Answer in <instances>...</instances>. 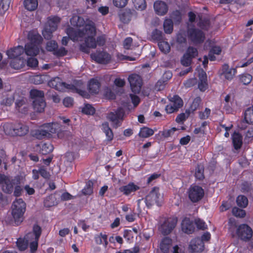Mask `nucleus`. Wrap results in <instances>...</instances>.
<instances>
[{"instance_id":"obj_1","label":"nucleus","mask_w":253,"mask_h":253,"mask_svg":"<svg viewBox=\"0 0 253 253\" xmlns=\"http://www.w3.org/2000/svg\"><path fill=\"white\" fill-rule=\"evenodd\" d=\"M48 85L56 90L65 92L70 90L74 93H77L83 97L89 98L90 95L84 90V86L82 81H77L74 84H68L62 81L61 78L55 77L51 79L48 83Z\"/></svg>"},{"instance_id":"obj_2","label":"nucleus","mask_w":253,"mask_h":253,"mask_svg":"<svg viewBox=\"0 0 253 253\" xmlns=\"http://www.w3.org/2000/svg\"><path fill=\"white\" fill-rule=\"evenodd\" d=\"M59 128L57 123H50L42 125L39 129H36L33 132L34 137L38 139L45 138H50L52 137L53 134L57 133L58 137H60V132L58 131Z\"/></svg>"},{"instance_id":"obj_3","label":"nucleus","mask_w":253,"mask_h":253,"mask_svg":"<svg viewBox=\"0 0 253 253\" xmlns=\"http://www.w3.org/2000/svg\"><path fill=\"white\" fill-rule=\"evenodd\" d=\"M3 127L5 133L12 136H23L29 131V126L21 122L6 123Z\"/></svg>"},{"instance_id":"obj_4","label":"nucleus","mask_w":253,"mask_h":253,"mask_svg":"<svg viewBox=\"0 0 253 253\" xmlns=\"http://www.w3.org/2000/svg\"><path fill=\"white\" fill-rule=\"evenodd\" d=\"M26 208V204L21 198L16 199L13 202L11 214L16 225H20L24 220Z\"/></svg>"},{"instance_id":"obj_5","label":"nucleus","mask_w":253,"mask_h":253,"mask_svg":"<svg viewBox=\"0 0 253 253\" xmlns=\"http://www.w3.org/2000/svg\"><path fill=\"white\" fill-rule=\"evenodd\" d=\"M94 29L93 24H86L82 30H75L73 27H69L66 30V33L74 42L78 41L80 38H82L85 36V33H92Z\"/></svg>"},{"instance_id":"obj_6","label":"nucleus","mask_w":253,"mask_h":253,"mask_svg":"<svg viewBox=\"0 0 253 253\" xmlns=\"http://www.w3.org/2000/svg\"><path fill=\"white\" fill-rule=\"evenodd\" d=\"M61 19L58 16H53L48 18L42 31V35L46 40H50L53 36V33L55 31L60 23Z\"/></svg>"},{"instance_id":"obj_7","label":"nucleus","mask_w":253,"mask_h":253,"mask_svg":"<svg viewBox=\"0 0 253 253\" xmlns=\"http://www.w3.org/2000/svg\"><path fill=\"white\" fill-rule=\"evenodd\" d=\"M187 36L188 40L195 45L203 43L206 39L204 32L195 27L188 28Z\"/></svg>"},{"instance_id":"obj_8","label":"nucleus","mask_w":253,"mask_h":253,"mask_svg":"<svg viewBox=\"0 0 253 253\" xmlns=\"http://www.w3.org/2000/svg\"><path fill=\"white\" fill-rule=\"evenodd\" d=\"M125 111L123 108L120 107L114 112H110L107 114V119L112 123L114 128H117L122 125L124 120Z\"/></svg>"},{"instance_id":"obj_9","label":"nucleus","mask_w":253,"mask_h":253,"mask_svg":"<svg viewBox=\"0 0 253 253\" xmlns=\"http://www.w3.org/2000/svg\"><path fill=\"white\" fill-rule=\"evenodd\" d=\"M160 223L161 225L159 227V231L164 236L168 235L175 227L177 223V217L162 218Z\"/></svg>"},{"instance_id":"obj_10","label":"nucleus","mask_w":253,"mask_h":253,"mask_svg":"<svg viewBox=\"0 0 253 253\" xmlns=\"http://www.w3.org/2000/svg\"><path fill=\"white\" fill-rule=\"evenodd\" d=\"M94 31L92 33H85L84 43L81 44L80 46V50L85 53H89L90 50L89 48H95L96 47V42L94 38L96 35V28L94 24H93Z\"/></svg>"},{"instance_id":"obj_11","label":"nucleus","mask_w":253,"mask_h":253,"mask_svg":"<svg viewBox=\"0 0 253 253\" xmlns=\"http://www.w3.org/2000/svg\"><path fill=\"white\" fill-rule=\"evenodd\" d=\"M169 101L170 103L167 105L165 108L166 111L169 114L178 111L179 109L181 108L183 105L182 100L177 95L170 97Z\"/></svg>"},{"instance_id":"obj_12","label":"nucleus","mask_w":253,"mask_h":253,"mask_svg":"<svg viewBox=\"0 0 253 253\" xmlns=\"http://www.w3.org/2000/svg\"><path fill=\"white\" fill-rule=\"evenodd\" d=\"M91 58L97 63L107 64L111 60V55L106 51L96 50L90 54Z\"/></svg>"},{"instance_id":"obj_13","label":"nucleus","mask_w":253,"mask_h":253,"mask_svg":"<svg viewBox=\"0 0 253 253\" xmlns=\"http://www.w3.org/2000/svg\"><path fill=\"white\" fill-rule=\"evenodd\" d=\"M128 80L132 91L134 93H139L142 85V80L141 77L137 74H133L129 76Z\"/></svg>"},{"instance_id":"obj_14","label":"nucleus","mask_w":253,"mask_h":253,"mask_svg":"<svg viewBox=\"0 0 253 253\" xmlns=\"http://www.w3.org/2000/svg\"><path fill=\"white\" fill-rule=\"evenodd\" d=\"M237 234L239 237L244 241L249 240L253 236L251 228L246 224L240 225L237 229Z\"/></svg>"},{"instance_id":"obj_15","label":"nucleus","mask_w":253,"mask_h":253,"mask_svg":"<svg viewBox=\"0 0 253 253\" xmlns=\"http://www.w3.org/2000/svg\"><path fill=\"white\" fill-rule=\"evenodd\" d=\"M204 190L200 186H194L189 190V198L193 202H197L204 196Z\"/></svg>"},{"instance_id":"obj_16","label":"nucleus","mask_w":253,"mask_h":253,"mask_svg":"<svg viewBox=\"0 0 253 253\" xmlns=\"http://www.w3.org/2000/svg\"><path fill=\"white\" fill-rule=\"evenodd\" d=\"M145 202L148 208H150L154 204L158 205V187H154L146 196Z\"/></svg>"},{"instance_id":"obj_17","label":"nucleus","mask_w":253,"mask_h":253,"mask_svg":"<svg viewBox=\"0 0 253 253\" xmlns=\"http://www.w3.org/2000/svg\"><path fill=\"white\" fill-rule=\"evenodd\" d=\"M204 249V244L200 238L192 240L189 246V252L191 253L201 252Z\"/></svg>"},{"instance_id":"obj_18","label":"nucleus","mask_w":253,"mask_h":253,"mask_svg":"<svg viewBox=\"0 0 253 253\" xmlns=\"http://www.w3.org/2000/svg\"><path fill=\"white\" fill-rule=\"evenodd\" d=\"M140 189L139 186L132 182H129L127 185L121 186L119 191L125 196H128Z\"/></svg>"},{"instance_id":"obj_19","label":"nucleus","mask_w":253,"mask_h":253,"mask_svg":"<svg viewBox=\"0 0 253 253\" xmlns=\"http://www.w3.org/2000/svg\"><path fill=\"white\" fill-rule=\"evenodd\" d=\"M16 184H20L19 179L9 177L4 184L2 185L3 191L6 194H11L13 191L14 186Z\"/></svg>"},{"instance_id":"obj_20","label":"nucleus","mask_w":253,"mask_h":253,"mask_svg":"<svg viewBox=\"0 0 253 253\" xmlns=\"http://www.w3.org/2000/svg\"><path fill=\"white\" fill-rule=\"evenodd\" d=\"M24 49L22 46L19 45L7 51L6 54L9 58L14 59L21 58L20 56L24 53Z\"/></svg>"},{"instance_id":"obj_21","label":"nucleus","mask_w":253,"mask_h":253,"mask_svg":"<svg viewBox=\"0 0 253 253\" xmlns=\"http://www.w3.org/2000/svg\"><path fill=\"white\" fill-rule=\"evenodd\" d=\"M41 46L35 45L32 43H27L25 45L24 51L28 56H35L40 52Z\"/></svg>"},{"instance_id":"obj_22","label":"nucleus","mask_w":253,"mask_h":253,"mask_svg":"<svg viewBox=\"0 0 253 253\" xmlns=\"http://www.w3.org/2000/svg\"><path fill=\"white\" fill-rule=\"evenodd\" d=\"M181 228L182 231L185 233L192 234L195 230L192 222L188 218H185L182 221Z\"/></svg>"},{"instance_id":"obj_23","label":"nucleus","mask_w":253,"mask_h":253,"mask_svg":"<svg viewBox=\"0 0 253 253\" xmlns=\"http://www.w3.org/2000/svg\"><path fill=\"white\" fill-rule=\"evenodd\" d=\"M101 84L96 79H91L88 84V89L90 93L95 94L98 93Z\"/></svg>"},{"instance_id":"obj_24","label":"nucleus","mask_w":253,"mask_h":253,"mask_svg":"<svg viewBox=\"0 0 253 253\" xmlns=\"http://www.w3.org/2000/svg\"><path fill=\"white\" fill-rule=\"evenodd\" d=\"M172 247V240L166 237L163 238L159 245V248L163 253H168Z\"/></svg>"},{"instance_id":"obj_25","label":"nucleus","mask_w":253,"mask_h":253,"mask_svg":"<svg viewBox=\"0 0 253 253\" xmlns=\"http://www.w3.org/2000/svg\"><path fill=\"white\" fill-rule=\"evenodd\" d=\"M198 26L203 30H208L211 28V22L209 17L203 15H198Z\"/></svg>"},{"instance_id":"obj_26","label":"nucleus","mask_w":253,"mask_h":253,"mask_svg":"<svg viewBox=\"0 0 253 253\" xmlns=\"http://www.w3.org/2000/svg\"><path fill=\"white\" fill-rule=\"evenodd\" d=\"M33 106L34 110L35 111L39 113L43 112L46 106L44 98L34 100L33 101Z\"/></svg>"},{"instance_id":"obj_27","label":"nucleus","mask_w":253,"mask_h":253,"mask_svg":"<svg viewBox=\"0 0 253 253\" xmlns=\"http://www.w3.org/2000/svg\"><path fill=\"white\" fill-rule=\"evenodd\" d=\"M102 130L105 134L106 139L108 142L111 141L114 138V133L112 129L110 127L109 123L107 122L102 123Z\"/></svg>"},{"instance_id":"obj_28","label":"nucleus","mask_w":253,"mask_h":253,"mask_svg":"<svg viewBox=\"0 0 253 253\" xmlns=\"http://www.w3.org/2000/svg\"><path fill=\"white\" fill-rule=\"evenodd\" d=\"M28 38L30 41L29 43H32L35 45L41 46L42 39L40 34L33 32H30L28 35Z\"/></svg>"},{"instance_id":"obj_29","label":"nucleus","mask_w":253,"mask_h":253,"mask_svg":"<svg viewBox=\"0 0 253 253\" xmlns=\"http://www.w3.org/2000/svg\"><path fill=\"white\" fill-rule=\"evenodd\" d=\"M132 12L130 9H125L119 13L120 20L124 23H128L132 18Z\"/></svg>"},{"instance_id":"obj_30","label":"nucleus","mask_w":253,"mask_h":253,"mask_svg":"<svg viewBox=\"0 0 253 253\" xmlns=\"http://www.w3.org/2000/svg\"><path fill=\"white\" fill-rule=\"evenodd\" d=\"M58 204V201L55 194L46 196L43 201V205L45 208H50Z\"/></svg>"},{"instance_id":"obj_31","label":"nucleus","mask_w":253,"mask_h":253,"mask_svg":"<svg viewBox=\"0 0 253 253\" xmlns=\"http://www.w3.org/2000/svg\"><path fill=\"white\" fill-rule=\"evenodd\" d=\"M94 241L97 245L103 244L105 248H106L108 244V236L105 234L100 233L98 234H96L94 237Z\"/></svg>"},{"instance_id":"obj_32","label":"nucleus","mask_w":253,"mask_h":253,"mask_svg":"<svg viewBox=\"0 0 253 253\" xmlns=\"http://www.w3.org/2000/svg\"><path fill=\"white\" fill-rule=\"evenodd\" d=\"M236 70L235 69L229 68V66L225 64L222 67V74L225 78L228 80H231L235 75Z\"/></svg>"},{"instance_id":"obj_33","label":"nucleus","mask_w":253,"mask_h":253,"mask_svg":"<svg viewBox=\"0 0 253 253\" xmlns=\"http://www.w3.org/2000/svg\"><path fill=\"white\" fill-rule=\"evenodd\" d=\"M232 142L235 149H240L242 145V136L237 132H234L232 135Z\"/></svg>"},{"instance_id":"obj_34","label":"nucleus","mask_w":253,"mask_h":253,"mask_svg":"<svg viewBox=\"0 0 253 253\" xmlns=\"http://www.w3.org/2000/svg\"><path fill=\"white\" fill-rule=\"evenodd\" d=\"M70 23L72 26L77 27H81L85 24L84 19L77 15L72 16L70 19Z\"/></svg>"},{"instance_id":"obj_35","label":"nucleus","mask_w":253,"mask_h":253,"mask_svg":"<svg viewBox=\"0 0 253 253\" xmlns=\"http://www.w3.org/2000/svg\"><path fill=\"white\" fill-rule=\"evenodd\" d=\"M23 4L26 9L32 11L37 8L38 1V0H24Z\"/></svg>"},{"instance_id":"obj_36","label":"nucleus","mask_w":253,"mask_h":253,"mask_svg":"<svg viewBox=\"0 0 253 253\" xmlns=\"http://www.w3.org/2000/svg\"><path fill=\"white\" fill-rule=\"evenodd\" d=\"M26 63V60L22 58L13 59L10 63L11 66L15 69L22 68Z\"/></svg>"},{"instance_id":"obj_37","label":"nucleus","mask_w":253,"mask_h":253,"mask_svg":"<svg viewBox=\"0 0 253 253\" xmlns=\"http://www.w3.org/2000/svg\"><path fill=\"white\" fill-rule=\"evenodd\" d=\"M42 228L41 227L37 224H35L33 227L32 233H28L26 235L27 238H28L32 234L34 235L35 236L34 239L37 240H39L40 236L42 234Z\"/></svg>"},{"instance_id":"obj_38","label":"nucleus","mask_w":253,"mask_h":253,"mask_svg":"<svg viewBox=\"0 0 253 253\" xmlns=\"http://www.w3.org/2000/svg\"><path fill=\"white\" fill-rule=\"evenodd\" d=\"M30 97L34 100L44 98V94L43 91L36 89H31L30 91Z\"/></svg>"},{"instance_id":"obj_39","label":"nucleus","mask_w":253,"mask_h":253,"mask_svg":"<svg viewBox=\"0 0 253 253\" xmlns=\"http://www.w3.org/2000/svg\"><path fill=\"white\" fill-rule=\"evenodd\" d=\"M53 146L50 143H44L42 145L40 149V153L42 155H47L52 152L53 150Z\"/></svg>"},{"instance_id":"obj_40","label":"nucleus","mask_w":253,"mask_h":253,"mask_svg":"<svg viewBox=\"0 0 253 253\" xmlns=\"http://www.w3.org/2000/svg\"><path fill=\"white\" fill-rule=\"evenodd\" d=\"M170 18L173 23L175 25L179 24L182 20V16L180 12L178 10H175L172 12L170 15Z\"/></svg>"},{"instance_id":"obj_41","label":"nucleus","mask_w":253,"mask_h":253,"mask_svg":"<svg viewBox=\"0 0 253 253\" xmlns=\"http://www.w3.org/2000/svg\"><path fill=\"white\" fill-rule=\"evenodd\" d=\"M154 134V130L147 127L141 128L139 131L138 135L140 137L147 138L152 136Z\"/></svg>"},{"instance_id":"obj_42","label":"nucleus","mask_w":253,"mask_h":253,"mask_svg":"<svg viewBox=\"0 0 253 253\" xmlns=\"http://www.w3.org/2000/svg\"><path fill=\"white\" fill-rule=\"evenodd\" d=\"M29 241L24 238H19L16 242V245L19 251H25L28 247Z\"/></svg>"},{"instance_id":"obj_43","label":"nucleus","mask_w":253,"mask_h":253,"mask_svg":"<svg viewBox=\"0 0 253 253\" xmlns=\"http://www.w3.org/2000/svg\"><path fill=\"white\" fill-rule=\"evenodd\" d=\"M163 26L165 33L170 34L173 31V23L171 19H167L164 22Z\"/></svg>"},{"instance_id":"obj_44","label":"nucleus","mask_w":253,"mask_h":253,"mask_svg":"<svg viewBox=\"0 0 253 253\" xmlns=\"http://www.w3.org/2000/svg\"><path fill=\"white\" fill-rule=\"evenodd\" d=\"M245 120L247 123L253 125V106L246 110Z\"/></svg>"},{"instance_id":"obj_45","label":"nucleus","mask_w":253,"mask_h":253,"mask_svg":"<svg viewBox=\"0 0 253 253\" xmlns=\"http://www.w3.org/2000/svg\"><path fill=\"white\" fill-rule=\"evenodd\" d=\"M204 167L203 165L201 164L198 165L195 169V175L196 178L199 180H202L204 179Z\"/></svg>"},{"instance_id":"obj_46","label":"nucleus","mask_w":253,"mask_h":253,"mask_svg":"<svg viewBox=\"0 0 253 253\" xmlns=\"http://www.w3.org/2000/svg\"><path fill=\"white\" fill-rule=\"evenodd\" d=\"M82 112L86 115H93L95 113V109L91 105L86 104L82 108Z\"/></svg>"},{"instance_id":"obj_47","label":"nucleus","mask_w":253,"mask_h":253,"mask_svg":"<svg viewBox=\"0 0 253 253\" xmlns=\"http://www.w3.org/2000/svg\"><path fill=\"white\" fill-rule=\"evenodd\" d=\"M236 202L239 207L245 208L248 204V200L246 197L243 195H239L236 199Z\"/></svg>"},{"instance_id":"obj_48","label":"nucleus","mask_w":253,"mask_h":253,"mask_svg":"<svg viewBox=\"0 0 253 253\" xmlns=\"http://www.w3.org/2000/svg\"><path fill=\"white\" fill-rule=\"evenodd\" d=\"M93 183L91 181H88L86 183L85 186L82 190L83 193L84 195H90L93 192Z\"/></svg>"},{"instance_id":"obj_49","label":"nucleus","mask_w":253,"mask_h":253,"mask_svg":"<svg viewBox=\"0 0 253 253\" xmlns=\"http://www.w3.org/2000/svg\"><path fill=\"white\" fill-rule=\"evenodd\" d=\"M133 4L138 10H143L146 7L145 0H134Z\"/></svg>"},{"instance_id":"obj_50","label":"nucleus","mask_w":253,"mask_h":253,"mask_svg":"<svg viewBox=\"0 0 253 253\" xmlns=\"http://www.w3.org/2000/svg\"><path fill=\"white\" fill-rule=\"evenodd\" d=\"M159 49L162 52L166 54L169 52L170 47L168 42L160 41L159 39Z\"/></svg>"},{"instance_id":"obj_51","label":"nucleus","mask_w":253,"mask_h":253,"mask_svg":"<svg viewBox=\"0 0 253 253\" xmlns=\"http://www.w3.org/2000/svg\"><path fill=\"white\" fill-rule=\"evenodd\" d=\"M240 80L244 84H249L252 80V76L249 74H244L240 76Z\"/></svg>"},{"instance_id":"obj_52","label":"nucleus","mask_w":253,"mask_h":253,"mask_svg":"<svg viewBox=\"0 0 253 253\" xmlns=\"http://www.w3.org/2000/svg\"><path fill=\"white\" fill-rule=\"evenodd\" d=\"M58 47V44L55 41H50L47 42L46 48L47 51H52L53 53Z\"/></svg>"},{"instance_id":"obj_53","label":"nucleus","mask_w":253,"mask_h":253,"mask_svg":"<svg viewBox=\"0 0 253 253\" xmlns=\"http://www.w3.org/2000/svg\"><path fill=\"white\" fill-rule=\"evenodd\" d=\"M185 54H187L188 56L193 59L198 55V52L196 48L193 46H189Z\"/></svg>"},{"instance_id":"obj_54","label":"nucleus","mask_w":253,"mask_h":253,"mask_svg":"<svg viewBox=\"0 0 253 253\" xmlns=\"http://www.w3.org/2000/svg\"><path fill=\"white\" fill-rule=\"evenodd\" d=\"M192 60L191 57L188 56L187 54H184L181 59V63L184 66L190 67Z\"/></svg>"},{"instance_id":"obj_55","label":"nucleus","mask_w":253,"mask_h":253,"mask_svg":"<svg viewBox=\"0 0 253 253\" xmlns=\"http://www.w3.org/2000/svg\"><path fill=\"white\" fill-rule=\"evenodd\" d=\"M233 214L238 217H244L246 215V212L244 210L237 207H234L232 209Z\"/></svg>"},{"instance_id":"obj_56","label":"nucleus","mask_w":253,"mask_h":253,"mask_svg":"<svg viewBox=\"0 0 253 253\" xmlns=\"http://www.w3.org/2000/svg\"><path fill=\"white\" fill-rule=\"evenodd\" d=\"M26 62L27 63V65L28 67L33 68L37 67L39 63L37 58L32 57L28 58L27 61H26Z\"/></svg>"},{"instance_id":"obj_57","label":"nucleus","mask_w":253,"mask_h":253,"mask_svg":"<svg viewBox=\"0 0 253 253\" xmlns=\"http://www.w3.org/2000/svg\"><path fill=\"white\" fill-rule=\"evenodd\" d=\"M68 51L64 47H61L59 49L57 47L53 54L57 57H63L66 55Z\"/></svg>"},{"instance_id":"obj_58","label":"nucleus","mask_w":253,"mask_h":253,"mask_svg":"<svg viewBox=\"0 0 253 253\" xmlns=\"http://www.w3.org/2000/svg\"><path fill=\"white\" fill-rule=\"evenodd\" d=\"M190 114V111L189 110H186V113H181L179 114L176 118V122L178 123H180L181 122H182L184 120H186V118H187L189 115Z\"/></svg>"},{"instance_id":"obj_59","label":"nucleus","mask_w":253,"mask_h":253,"mask_svg":"<svg viewBox=\"0 0 253 253\" xmlns=\"http://www.w3.org/2000/svg\"><path fill=\"white\" fill-rule=\"evenodd\" d=\"M168 10L167 4L164 1H159V14L165 15Z\"/></svg>"},{"instance_id":"obj_60","label":"nucleus","mask_w":253,"mask_h":253,"mask_svg":"<svg viewBox=\"0 0 253 253\" xmlns=\"http://www.w3.org/2000/svg\"><path fill=\"white\" fill-rule=\"evenodd\" d=\"M128 0H113V3L115 6L119 8H123L126 6Z\"/></svg>"},{"instance_id":"obj_61","label":"nucleus","mask_w":253,"mask_h":253,"mask_svg":"<svg viewBox=\"0 0 253 253\" xmlns=\"http://www.w3.org/2000/svg\"><path fill=\"white\" fill-rule=\"evenodd\" d=\"M140 251V248L138 246H135L132 248L124 250L123 251H119L116 253H138Z\"/></svg>"},{"instance_id":"obj_62","label":"nucleus","mask_w":253,"mask_h":253,"mask_svg":"<svg viewBox=\"0 0 253 253\" xmlns=\"http://www.w3.org/2000/svg\"><path fill=\"white\" fill-rule=\"evenodd\" d=\"M123 237L127 241H131L133 238L132 232L130 230L125 229L124 231Z\"/></svg>"},{"instance_id":"obj_63","label":"nucleus","mask_w":253,"mask_h":253,"mask_svg":"<svg viewBox=\"0 0 253 253\" xmlns=\"http://www.w3.org/2000/svg\"><path fill=\"white\" fill-rule=\"evenodd\" d=\"M39 240L34 239V241L30 243L29 246L32 253L35 252L37 250Z\"/></svg>"},{"instance_id":"obj_64","label":"nucleus","mask_w":253,"mask_h":253,"mask_svg":"<svg viewBox=\"0 0 253 253\" xmlns=\"http://www.w3.org/2000/svg\"><path fill=\"white\" fill-rule=\"evenodd\" d=\"M13 191V195L15 197H18L21 195L23 189L19 184H16Z\"/></svg>"}]
</instances>
